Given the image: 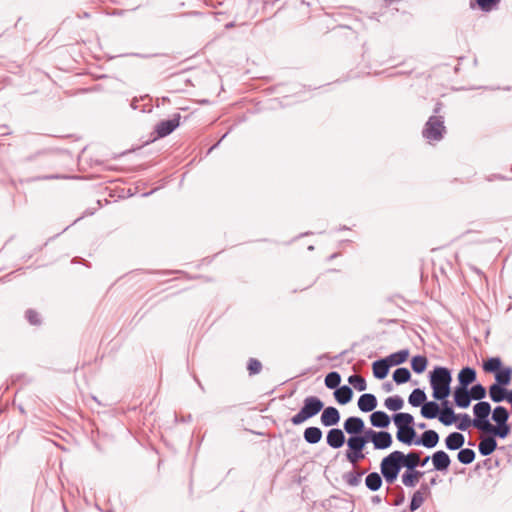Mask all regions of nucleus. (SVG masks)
I'll return each mask as SVG.
<instances>
[{
	"mask_svg": "<svg viewBox=\"0 0 512 512\" xmlns=\"http://www.w3.org/2000/svg\"><path fill=\"white\" fill-rule=\"evenodd\" d=\"M424 503V496L420 490L414 492L411 502H410V510H417Z\"/></svg>",
	"mask_w": 512,
	"mask_h": 512,
	"instance_id": "46",
	"label": "nucleus"
},
{
	"mask_svg": "<svg viewBox=\"0 0 512 512\" xmlns=\"http://www.w3.org/2000/svg\"><path fill=\"white\" fill-rule=\"evenodd\" d=\"M500 0H476L483 11H490Z\"/></svg>",
	"mask_w": 512,
	"mask_h": 512,
	"instance_id": "50",
	"label": "nucleus"
},
{
	"mask_svg": "<svg viewBox=\"0 0 512 512\" xmlns=\"http://www.w3.org/2000/svg\"><path fill=\"white\" fill-rule=\"evenodd\" d=\"M365 446L356 436H350L347 440L348 449L345 453L347 461L355 466L360 460L364 459L363 450Z\"/></svg>",
	"mask_w": 512,
	"mask_h": 512,
	"instance_id": "6",
	"label": "nucleus"
},
{
	"mask_svg": "<svg viewBox=\"0 0 512 512\" xmlns=\"http://www.w3.org/2000/svg\"><path fill=\"white\" fill-rule=\"evenodd\" d=\"M442 110V103L441 102H437L435 107H434V115H439V113L441 112Z\"/></svg>",
	"mask_w": 512,
	"mask_h": 512,
	"instance_id": "51",
	"label": "nucleus"
},
{
	"mask_svg": "<svg viewBox=\"0 0 512 512\" xmlns=\"http://www.w3.org/2000/svg\"><path fill=\"white\" fill-rule=\"evenodd\" d=\"M364 474L365 471H351L344 474L343 479L348 486L356 487L360 485L361 478Z\"/></svg>",
	"mask_w": 512,
	"mask_h": 512,
	"instance_id": "34",
	"label": "nucleus"
},
{
	"mask_svg": "<svg viewBox=\"0 0 512 512\" xmlns=\"http://www.w3.org/2000/svg\"><path fill=\"white\" fill-rule=\"evenodd\" d=\"M402 468L398 450L385 456L380 463V473L384 481L389 485L397 480Z\"/></svg>",
	"mask_w": 512,
	"mask_h": 512,
	"instance_id": "2",
	"label": "nucleus"
},
{
	"mask_svg": "<svg viewBox=\"0 0 512 512\" xmlns=\"http://www.w3.org/2000/svg\"><path fill=\"white\" fill-rule=\"evenodd\" d=\"M397 429L413 426L414 417L409 413H396L392 417Z\"/></svg>",
	"mask_w": 512,
	"mask_h": 512,
	"instance_id": "30",
	"label": "nucleus"
},
{
	"mask_svg": "<svg viewBox=\"0 0 512 512\" xmlns=\"http://www.w3.org/2000/svg\"><path fill=\"white\" fill-rule=\"evenodd\" d=\"M416 431L413 426L397 429L396 438L399 442L411 446L416 442Z\"/></svg>",
	"mask_w": 512,
	"mask_h": 512,
	"instance_id": "15",
	"label": "nucleus"
},
{
	"mask_svg": "<svg viewBox=\"0 0 512 512\" xmlns=\"http://www.w3.org/2000/svg\"><path fill=\"white\" fill-rule=\"evenodd\" d=\"M424 475L423 471L419 470H405L401 476V481L404 486L413 488L419 481V478Z\"/></svg>",
	"mask_w": 512,
	"mask_h": 512,
	"instance_id": "22",
	"label": "nucleus"
},
{
	"mask_svg": "<svg viewBox=\"0 0 512 512\" xmlns=\"http://www.w3.org/2000/svg\"><path fill=\"white\" fill-rule=\"evenodd\" d=\"M492 420L497 424L509 420V412L504 406H496L492 411Z\"/></svg>",
	"mask_w": 512,
	"mask_h": 512,
	"instance_id": "38",
	"label": "nucleus"
},
{
	"mask_svg": "<svg viewBox=\"0 0 512 512\" xmlns=\"http://www.w3.org/2000/svg\"><path fill=\"white\" fill-rule=\"evenodd\" d=\"M308 249H309V250H313V249H314V247H313V246H309V247H308Z\"/></svg>",
	"mask_w": 512,
	"mask_h": 512,
	"instance_id": "61",
	"label": "nucleus"
},
{
	"mask_svg": "<svg viewBox=\"0 0 512 512\" xmlns=\"http://www.w3.org/2000/svg\"><path fill=\"white\" fill-rule=\"evenodd\" d=\"M404 500V497H401L400 499H398L396 502H395V505H400Z\"/></svg>",
	"mask_w": 512,
	"mask_h": 512,
	"instance_id": "57",
	"label": "nucleus"
},
{
	"mask_svg": "<svg viewBox=\"0 0 512 512\" xmlns=\"http://www.w3.org/2000/svg\"><path fill=\"white\" fill-rule=\"evenodd\" d=\"M364 433L362 435H357L356 437L363 443V444H367L369 441H371L372 443H374L377 435H378V432L379 431H375L373 429H367L365 431H363Z\"/></svg>",
	"mask_w": 512,
	"mask_h": 512,
	"instance_id": "45",
	"label": "nucleus"
},
{
	"mask_svg": "<svg viewBox=\"0 0 512 512\" xmlns=\"http://www.w3.org/2000/svg\"><path fill=\"white\" fill-rule=\"evenodd\" d=\"M334 396L339 404L345 405L351 401L353 390L348 385H343L335 390Z\"/></svg>",
	"mask_w": 512,
	"mask_h": 512,
	"instance_id": "26",
	"label": "nucleus"
},
{
	"mask_svg": "<svg viewBox=\"0 0 512 512\" xmlns=\"http://www.w3.org/2000/svg\"><path fill=\"white\" fill-rule=\"evenodd\" d=\"M465 437L460 432H452L445 438V446L448 450H458L463 447Z\"/></svg>",
	"mask_w": 512,
	"mask_h": 512,
	"instance_id": "21",
	"label": "nucleus"
},
{
	"mask_svg": "<svg viewBox=\"0 0 512 512\" xmlns=\"http://www.w3.org/2000/svg\"><path fill=\"white\" fill-rule=\"evenodd\" d=\"M344 430L351 436H357L364 431L365 423L362 418L351 416L344 422Z\"/></svg>",
	"mask_w": 512,
	"mask_h": 512,
	"instance_id": "9",
	"label": "nucleus"
},
{
	"mask_svg": "<svg viewBox=\"0 0 512 512\" xmlns=\"http://www.w3.org/2000/svg\"><path fill=\"white\" fill-rule=\"evenodd\" d=\"M408 356H409V350L403 349L398 352L390 354L389 356H387L384 359L387 360L388 364H390V367H391V366H396V365H400V364L404 363L407 360Z\"/></svg>",
	"mask_w": 512,
	"mask_h": 512,
	"instance_id": "32",
	"label": "nucleus"
},
{
	"mask_svg": "<svg viewBox=\"0 0 512 512\" xmlns=\"http://www.w3.org/2000/svg\"><path fill=\"white\" fill-rule=\"evenodd\" d=\"M323 436L322 430L319 427L311 426L304 430L303 437L308 444H317L321 441Z\"/></svg>",
	"mask_w": 512,
	"mask_h": 512,
	"instance_id": "29",
	"label": "nucleus"
},
{
	"mask_svg": "<svg viewBox=\"0 0 512 512\" xmlns=\"http://www.w3.org/2000/svg\"><path fill=\"white\" fill-rule=\"evenodd\" d=\"M427 400L426 393L420 388L414 389L408 397V402L413 407L422 406Z\"/></svg>",
	"mask_w": 512,
	"mask_h": 512,
	"instance_id": "31",
	"label": "nucleus"
},
{
	"mask_svg": "<svg viewBox=\"0 0 512 512\" xmlns=\"http://www.w3.org/2000/svg\"><path fill=\"white\" fill-rule=\"evenodd\" d=\"M439 442V434L435 430H427L416 439L415 445H422L425 448H434Z\"/></svg>",
	"mask_w": 512,
	"mask_h": 512,
	"instance_id": "13",
	"label": "nucleus"
},
{
	"mask_svg": "<svg viewBox=\"0 0 512 512\" xmlns=\"http://www.w3.org/2000/svg\"><path fill=\"white\" fill-rule=\"evenodd\" d=\"M476 371L471 367H464L458 373V382L459 385L457 387L468 388L470 384H472L476 380Z\"/></svg>",
	"mask_w": 512,
	"mask_h": 512,
	"instance_id": "17",
	"label": "nucleus"
},
{
	"mask_svg": "<svg viewBox=\"0 0 512 512\" xmlns=\"http://www.w3.org/2000/svg\"><path fill=\"white\" fill-rule=\"evenodd\" d=\"M384 388L386 391H390L392 389V386H391V384L387 383L384 385Z\"/></svg>",
	"mask_w": 512,
	"mask_h": 512,
	"instance_id": "56",
	"label": "nucleus"
},
{
	"mask_svg": "<svg viewBox=\"0 0 512 512\" xmlns=\"http://www.w3.org/2000/svg\"><path fill=\"white\" fill-rule=\"evenodd\" d=\"M390 417L389 415L384 411H374L370 415V422L373 427L376 428H387L390 424Z\"/></svg>",
	"mask_w": 512,
	"mask_h": 512,
	"instance_id": "23",
	"label": "nucleus"
},
{
	"mask_svg": "<svg viewBox=\"0 0 512 512\" xmlns=\"http://www.w3.org/2000/svg\"><path fill=\"white\" fill-rule=\"evenodd\" d=\"M495 178H497V179H505V177H502L500 175L499 176H495Z\"/></svg>",
	"mask_w": 512,
	"mask_h": 512,
	"instance_id": "59",
	"label": "nucleus"
},
{
	"mask_svg": "<svg viewBox=\"0 0 512 512\" xmlns=\"http://www.w3.org/2000/svg\"><path fill=\"white\" fill-rule=\"evenodd\" d=\"M393 380L395 381V383L397 384H404L406 382H408L411 378V373L410 371L405 368V367H400V368H397L394 372H393Z\"/></svg>",
	"mask_w": 512,
	"mask_h": 512,
	"instance_id": "36",
	"label": "nucleus"
},
{
	"mask_svg": "<svg viewBox=\"0 0 512 512\" xmlns=\"http://www.w3.org/2000/svg\"><path fill=\"white\" fill-rule=\"evenodd\" d=\"M474 427L481 432H485L491 424L488 417L491 413V405L489 402L480 401L473 407Z\"/></svg>",
	"mask_w": 512,
	"mask_h": 512,
	"instance_id": "5",
	"label": "nucleus"
},
{
	"mask_svg": "<svg viewBox=\"0 0 512 512\" xmlns=\"http://www.w3.org/2000/svg\"><path fill=\"white\" fill-rule=\"evenodd\" d=\"M430 459H431V457H430V456H427V457H426L425 459H423V460H421V459H420L419 466H422V467H423V466H425V465L428 463V461H429Z\"/></svg>",
	"mask_w": 512,
	"mask_h": 512,
	"instance_id": "53",
	"label": "nucleus"
},
{
	"mask_svg": "<svg viewBox=\"0 0 512 512\" xmlns=\"http://www.w3.org/2000/svg\"><path fill=\"white\" fill-rule=\"evenodd\" d=\"M389 369L390 364H388L387 360H385L384 358L376 360L372 364L373 375L375 378L379 380L386 378V376L389 373Z\"/></svg>",
	"mask_w": 512,
	"mask_h": 512,
	"instance_id": "24",
	"label": "nucleus"
},
{
	"mask_svg": "<svg viewBox=\"0 0 512 512\" xmlns=\"http://www.w3.org/2000/svg\"><path fill=\"white\" fill-rule=\"evenodd\" d=\"M471 393L468 388L455 387L454 389V402L459 408H468L471 403Z\"/></svg>",
	"mask_w": 512,
	"mask_h": 512,
	"instance_id": "14",
	"label": "nucleus"
},
{
	"mask_svg": "<svg viewBox=\"0 0 512 512\" xmlns=\"http://www.w3.org/2000/svg\"><path fill=\"white\" fill-rule=\"evenodd\" d=\"M180 114H174L171 119L162 120L155 126V132L160 138L171 134L180 125Z\"/></svg>",
	"mask_w": 512,
	"mask_h": 512,
	"instance_id": "7",
	"label": "nucleus"
},
{
	"mask_svg": "<svg viewBox=\"0 0 512 512\" xmlns=\"http://www.w3.org/2000/svg\"><path fill=\"white\" fill-rule=\"evenodd\" d=\"M402 467L406 468V470H416L420 463V452L411 451L408 454H404L401 451H398Z\"/></svg>",
	"mask_w": 512,
	"mask_h": 512,
	"instance_id": "12",
	"label": "nucleus"
},
{
	"mask_svg": "<svg viewBox=\"0 0 512 512\" xmlns=\"http://www.w3.org/2000/svg\"><path fill=\"white\" fill-rule=\"evenodd\" d=\"M505 400L512 404V389L510 391L506 390V397Z\"/></svg>",
	"mask_w": 512,
	"mask_h": 512,
	"instance_id": "52",
	"label": "nucleus"
},
{
	"mask_svg": "<svg viewBox=\"0 0 512 512\" xmlns=\"http://www.w3.org/2000/svg\"><path fill=\"white\" fill-rule=\"evenodd\" d=\"M497 449V441L493 435L481 439L478 450L482 456H489Z\"/></svg>",
	"mask_w": 512,
	"mask_h": 512,
	"instance_id": "19",
	"label": "nucleus"
},
{
	"mask_svg": "<svg viewBox=\"0 0 512 512\" xmlns=\"http://www.w3.org/2000/svg\"><path fill=\"white\" fill-rule=\"evenodd\" d=\"M25 316L31 325H39L41 323L40 315L33 309H28Z\"/></svg>",
	"mask_w": 512,
	"mask_h": 512,
	"instance_id": "49",
	"label": "nucleus"
},
{
	"mask_svg": "<svg viewBox=\"0 0 512 512\" xmlns=\"http://www.w3.org/2000/svg\"><path fill=\"white\" fill-rule=\"evenodd\" d=\"M393 443L392 435L387 431H379L373 443L374 449L385 450L391 447Z\"/></svg>",
	"mask_w": 512,
	"mask_h": 512,
	"instance_id": "25",
	"label": "nucleus"
},
{
	"mask_svg": "<svg viewBox=\"0 0 512 512\" xmlns=\"http://www.w3.org/2000/svg\"><path fill=\"white\" fill-rule=\"evenodd\" d=\"M377 404L376 396L371 393L362 394L358 399V408L365 413L373 411Z\"/></svg>",
	"mask_w": 512,
	"mask_h": 512,
	"instance_id": "18",
	"label": "nucleus"
},
{
	"mask_svg": "<svg viewBox=\"0 0 512 512\" xmlns=\"http://www.w3.org/2000/svg\"><path fill=\"white\" fill-rule=\"evenodd\" d=\"M431 460L434 469L440 472L447 471L451 464L449 455L443 450H439L433 453Z\"/></svg>",
	"mask_w": 512,
	"mask_h": 512,
	"instance_id": "10",
	"label": "nucleus"
},
{
	"mask_svg": "<svg viewBox=\"0 0 512 512\" xmlns=\"http://www.w3.org/2000/svg\"><path fill=\"white\" fill-rule=\"evenodd\" d=\"M475 452L470 448L461 449L457 454L458 461L462 464L468 465L475 459Z\"/></svg>",
	"mask_w": 512,
	"mask_h": 512,
	"instance_id": "39",
	"label": "nucleus"
},
{
	"mask_svg": "<svg viewBox=\"0 0 512 512\" xmlns=\"http://www.w3.org/2000/svg\"><path fill=\"white\" fill-rule=\"evenodd\" d=\"M446 134L444 116L432 115L429 117L422 130V136L428 143L439 142Z\"/></svg>",
	"mask_w": 512,
	"mask_h": 512,
	"instance_id": "4",
	"label": "nucleus"
},
{
	"mask_svg": "<svg viewBox=\"0 0 512 512\" xmlns=\"http://www.w3.org/2000/svg\"><path fill=\"white\" fill-rule=\"evenodd\" d=\"M340 418L338 409L333 406H328L322 409L320 421L324 427H332L339 423Z\"/></svg>",
	"mask_w": 512,
	"mask_h": 512,
	"instance_id": "8",
	"label": "nucleus"
},
{
	"mask_svg": "<svg viewBox=\"0 0 512 512\" xmlns=\"http://www.w3.org/2000/svg\"><path fill=\"white\" fill-rule=\"evenodd\" d=\"M383 484V477L378 472H371L365 478L366 487L372 491H378Z\"/></svg>",
	"mask_w": 512,
	"mask_h": 512,
	"instance_id": "28",
	"label": "nucleus"
},
{
	"mask_svg": "<svg viewBox=\"0 0 512 512\" xmlns=\"http://www.w3.org/2000/svg\"><path fill=\"white\" fill-rule=\"evenodd\" d=\"M427 364V358L422 355L414 356L411 360L412 370L417 374L423 373L426 370Z\"/></svg>",
	"mask_w": 512,
	"mask_h": 512,
	"instance_id": "35",
	"label": "nucleus"
},
{
	"mask_svg": "<svg viewBox=\"0 0 512 512\" xmlns=\"http://www.w3.org/2000/svg\"><path fill=\"white\" fill-rule=\"evenodd\" d=\"M371 501L373 504H379L381 503V498L378 495H376L372 497Z\"/></svg>",
	"mask_w": 512,
	"mask_h": 512,
	"instance_id": "54",
	"label": "nucleus"
},
{
	"mask_svg": "<svg viewBox=\"0 0 512 512\" xmlns=\"http://www.w3.org/2000/svg\"><path fill=\"white\" fill-rule=\"evenodd\" d=\"M348 382L358 391H364L367 388L366 380L360 375H351Z\"/></svg>",
	"mask_w": 512,
	"mask_h": 512,
	"instance_id": "43",
	"label": "nucleus"
},
{
	"mask_svg": "<svg viewBox=\"0 0 512 512\" xmlns=\"http://www.w3.org/2000/svg\"><path fill=\"white\" fill-rule=\"evenodd\" d=\"M469 392L471 393L472 400H482L486 397V389L480 383L473 385Z\"/></svg>",
	"mask_w": 512,
	"mask_h": 512,
	"instance_id": "44",
	"label": "nucleus"
},
{
	"mask_svg": "<svg viewBox=\"0 0 512 512\" xmlns=\"http://www.w3.org/2000/svg\"><path fill=\"white\" fill-rule=\"evenodd\" d=\"M325 385L329 389H337L341 382V376L338 372H330L325 377Z\"/></svg>",
	"mask_w": 512,
	"mask_h": 512,
	"instance_id": "42",
	"label": "nucleus"
},
{
	"mask_svg": "<svg viewBox=\"0 0 512 512\" xmlns=\"http://www.w3.org/2000/svg\"><path fill=\"white\" fill-rule=\"evenodd\" d=\"M384 405L390 411H398L403 407L404 401L400 396L396 395L385 399Z\"/></svg>",
	"mask_w": 512,
	"mask_h": 512,
	"instance_id": "40",
	"label": "nucleus"
},
{
	"mask_svg": "<svg viewBox=\"0 0 512 512\" xmlns=\"http://www.w3.org/2000/svg\"><path fill=\"white\" fill-rule=\"evenodd\" d=\"M489 396L490 399L495 403L502 402L505 400L506 397V388L499 384H492L489 387Z\"/></svg>",
	"mask_w": 512,
	"mask_h": 512,
	"instance_id": "33",
	"label": "nucleus"
},
{
	"mask_svg": "<svg viewBox=\"0 0 512 512\" xmlns=\"http://www.w3.org/2000/svg\"><path fill=\"white\" fill-rule=\"evenodd\" d=\"M222 141V139H220L216 144H214L210 149H209V152H211L213 149L217 148L220 144V142Z\"/></svg>",
	"mask_w": 512,
	"mask_h": 512,
	"instance_id": "55",
	"label": "nucleus"
},
{
	"mask_svg": "<svg viewBox=\"0 0 512 512\" xmlns=\"http://www.w3.org/2000/svg\"><path fill=\"white\" fill-rule=\"evenodd\" d=\"M442 405L443 410L442 412H439L438 419L443 425L450 426L456 421L457 417L453 408L448 405V401L444 400Z\"/></svg>",
	"mask_w": 512,
	"mask_h": 512,
	"instance_id": "20",
	"label": "nucleus"
},
{
	"mask_svg": "<svg viewBox=\"0 0 512 512\" xmlns=\"http://www.w3.org/2000/svg\"><path fill=\"white\" fill-rule=\"evenodd\" d=\"M152 192H149V193H144L143 196H148L150 195Z\"/></svg>",
	"mask_w": 512,
	"mask_h": 512,
	"instance_id": "60",
	"label": "nucleus"
},
{
	"mask_svg": "<svg viewBox=\"0 0 512 512\" xmlns=\"http://www.w3.org/2000/svg\"><path fill=\"white\" fill-rule=\"evenodd\" d=\"M247 369L250 375H256L261 372L262 364L255 358H250L248 361Z\"/></svg>",
	"mask_w": 512,
	"mask_h": 512,
	"instance_id": "47",
	"label": "nucleus"
},
{
	"mask_svg": "<svg viewBox=\"0 0 512 512\" xmlns=\"http://www.w3.org/2000/svg\"><path fill=\"white\" fill-rule=\"evenodd\" d=\"M426 427V424L425 423H420L418 424V428L419 429H424Z\"/></svg>",
	"mask_w": 512,
	"mask_h": 512,
	"instance_id": "58",
	"label": "nucleus"
},
{
	"mask_svg": "<svg viewBox=\"0 0 512 512\" xmlns=\"http://www.w3.org/2000/svg\"><path fill=\"white\" fill-rule=\"evenodd\" d=\"M429 382L433 390L432 396L437 401H444L451 394L452 372L444 366H435L429 372Z\"/></svg>",
	"mask_w": 512,
	"mask_h": 512,
	"instance_id": "1",
	"label": "nucleus"
},
{
	"mask_svg": "<svg viewBox=\"0 0 512 512\" xmlns=\"http://www.w3.org/2000/svg\"><path fill=\"white\" fill-rule=\"evenodd\" d=\"M324 408L323 401L316 396H308L303 400L300 411L291 418L293 425L298 426L316 416Z\"/></svg>",
	"mask_w": 512,
	"mask_h": 512,
	"instance_id": "3",
	"label": "nucleus"
},
{
	"mask_svg": "<svg viewBox=\"0 0 512 512\" xmlns=\"http://www.w3.org/2000/svg\"><path fill=\"white\" fill-rule=\"evenodd\" d=\"M440 412L439 404L436 401L425 402L421 407V415L426 419L438 417Z\"/></svg>",
	"mask_w": 512,
	"mask_h": 512,
	"instance_id": "27",
	"label": "nucleus"
},
{
	"mask_svg": "<svg viewBox=\"0 0 512 512\" xmlns=\"http://www.w3.org/2000/svg\"><path fill=\"white\" fill-rule=\"evenodd\" d=\"M471 425L474 426L473 419L468 414L460 415V422L457 424V428L461 431L467 430Z\"/></svg>",
	"mask_w": 512,
	"mask_h": 512,
	"instance_id": "48",
	"label": "nucleus"
},
{
	"mask_svg": "<svg viewBox=\"0 0 512 512\" xmlns=\"http://www.w3.org/2000/svg\"><path fill=\"white\" fill-rule=\"evenodd\" d=\"M345 441V434L339 428L330 429L326 435V442L328 446H330L333 449L341 448L344 445Z\"/></svg>",
	"mask_w": 512,
	"mask_h": 512,
	"instance_id": "11",
	"label": "nucleus"
},
{
	"mask_svg": "<svg viewBox=\"0 0 512 512\" xmlns=\"http://www.w3.org/2000/svg\"><path fill=\"white\" fill-rule=\"evenodd\" d=\"M510 432L511 426L508 422L503 421L497 425L490 424L484 433L493 435L495 438L498 437L500 439H505L508 437Z\"/></svg>",
	"mask_w": 512,
	"mask_h": 512,
	"instance_id": "16",
	"label": "nucleus"
},
{
	"mask_svg": "<svg viewBox=\"0 0 512 512\" xmlns=\"http://www.w3.org/2000/svg\"><path fill=\"white\" fill-rule=\"evenodd\" d=\"M502 362L499 357H491L483 364V369L489 373L498 372L501 368Z\"/></svg>",
	"mask_w": 512,
	"mask_h": 512,
	"instance_id": "41",
	"label": "nucleus"
},
{
	"mask_svg": "<svg viewBox=\"0 0 512 512\" xmlns=\"http://www.w3.org/2000/svg\"><path fill=\"white\" fill-rule=\"evenodd\" d=\"M511 375H512L511 367H506L503 370L496 372V375H495L496 383L495 384H499L501 386L508 385L511 381Z\"/></svg>",
	"mask_w": 512,
	"mask_h": 512,
	"instance_id": "37",
	"label": "nucleus"
}]
</instances>
